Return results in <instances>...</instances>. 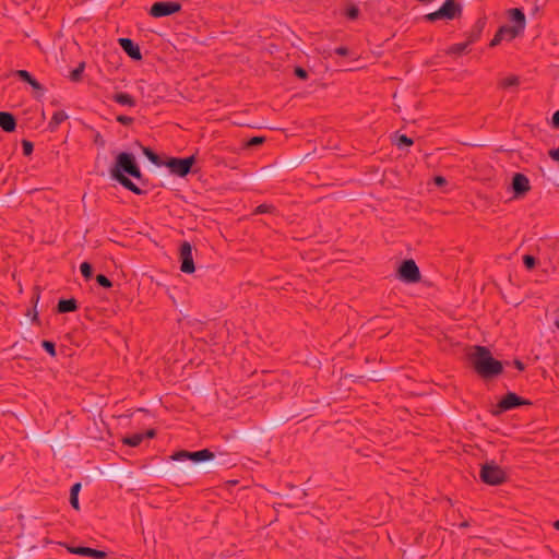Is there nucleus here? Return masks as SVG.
I'll use <instances>...</instances> for the list:
<instances>
[{
    "mask_svg": "<svg viewBox=\"0 0 559 559\" xmlns=\"http://www.w3.org/2000/svg\"><path fill=\"white\" fill-rule=\"evenodd\" d=\"M109 174L112 180L134 194L141 195L145 193L144 190L130 179V177H132L144 186L147 183V179L144 178L134 154L130 152H119L109 169Z\"/></svg>",
    "mask_w": 559,
    "mask_h": 559,
    "instance_id": "obj_1",
    "label": "nucleus"
},
{
    "mask_svg": "<svg viewBox=\"0 0 559 559\" xmlns=\"http://www.w3.org/2000/svg\"><path fill=\"white\" fill-rule=\"evenodd\" d=\"M468 358L476 373L485 380L493 379L503 371V364L493 358L486 346L476 345Z\"/></svg>",
    "mask_w": 559,
    "mask_h": 559,
    "instance_id": "obj_2",
    "label": "nucleus"
},
{
    "mask_svg": "<svg viewBox=\"0 0 559 559\" xmlns=\"http://www.w3.org/2000/svg\"><path fill=\"white\" fill-rule=\"evenodd\" d=\"M507 23L501 25L496 35H520L525 31L526 16L522 9L512 8L506 11Z\"/></svg>",
    "mask_w": 559,
    "mask_h": 559,
    "instance_id": "obj_3",
    "label": "nucleus"
},
{
    "mask_svg": "<svg viewBox=\"0 0 559 559\" xmlns=\"http://www.w3.org/2000/svg\"><path fill=\"white\" fill-rule=\"evenodd\" d=\"M479 477L483 483L490 486H499L508 480L507 473L495 461L481 465Z\"/></svg>",
    "mask_w": 559,
    "mask_h": 559,
    "instance_id": "obj_4",
    "label": "nucleus"
},
{
    "mask_svg": "<svg viewBox=\"0 0 559 559\" xmlns=\"http://www.w3.org/2000/svg\"><path fill=\"white\" fill-rule=\"evenodd\" d=\"M532 405L530 400H526L514 392H508L502 399L497 403L495 409H492V415L498 416L504 412L521 407Z\"/></svg>",
    "mask_w": 559,
    "mask_h": 559,
    "instance_id": "obj_5",
    "label": "nucleus"
},
{
    "mask_svg": "<svg viewBox=\"0 0 559 559\" xmlns=\"http://www.w3.org/2000/svg\"><path fill=\"white\" fill-rule=\"evenodd\" d=\"M171 460L180 462L185 460L192 461L193 463H206V462H213L216 457L215 453L212 452L210 449H202L199 451H188V450H180L175 452L171 456Z\"/></svg>",
    "mask_w": 559,
    "mask_h": 559,
    "instance_id": "obj_6",
    "label": "nucleus"
},
{
    "mask_svg": "<svg viewBox=\"0 0 559 559\" xmlns=\"http://www.w3.org/2000/svg\"><path fill=\"white\" fill-rule=\"evenodd\" d=\"M195 164V156L191 155L185 158L180 157H168L165 160V166L169 171L179 177H186L192 171V167Z\"/></svg>",
    "mask_w": 559,
    "mask_h": 559,
    "instance_id": "obj_7",
    "label": "nucleus"
},
{
    "mask_svg": "<svg viewBox=\"0 0 559 559\" xmlns=\"http://www.w3.org/2000/svg\"><path fill=\"white\" fill-rule=\"evenodd\" d=\"M396 276L400 281L409 284L419 282L421 277L419 267L413 259L402 261L397 267Z\"/></svg>",
    "mask_w": 559,
    "mask_h": 559,
    "instance_id": "obj_8",
    "label": "nucleus"
},
{
    "mask_svg": "<svg viewBox=\"0 0 559 559\" xmlns=\"http://www.w3.org/2000/svg\"><path fill=\"white\" fill-rule=\"evenodd\" d=\"M461 5L454 0H445V2L440 7L439 10L432 12L427 15V19L430 21H436L439 19L452 20L460 15Z\"/></svg>",
    "mask_w": 559,
    "mask_h": 559,
    "instance_id": "obj_9",
    "label": "nucleus"
},
{
    "mask_svg": "<svg viewBox=\"0 0 559 559\" xmlns=\"http://www.w3.org/2000/svg\"><path fill=\"white\" fill-rule=\"evenodd\" d=\"M180 270L186 274H191L195 271V265L192 257V246L188 241L180 245Z\"/></svg>",
    "mask_w": 559,
    "mask_h": 559,
    "instance_id": "obj_10",
    "label": "nucleus"
},
{
    "mask_svg": "<svg viewBox=\"0 0 559 559\" xmlns=\"http://www.w3.org/2000/svg\"><path fill=\"white\" fill-rule=\"evenodd\" d=\"M180 4L174 1L155 2L150 10V14L154 17H163L171 15L180 10Z\"/></svg>",
    "mask_w": 559,
    "mask_h": 559,
    "instance_id": "obj_11",
    "label": "nucleus"
},
{
    "mask_svg": "<svg viewBox=\"0 0 559 559\" xmlns=\"http://www.w3.org/2000/svg\"><path fill=\"white\" fill-rule=\"evenodd\" d=\"M511 189L515 199H521L531 190L528 178L521 173H515L512 177Z\"/></svg>",
    "mask_w": 559,
    "mask_h": 559,
    "instance_id": "obj_12",
    "label": "nucleus"
},
{
    "mask_svg": "<svg viewBox=\"0 0 559 559\" xmlns=\"http://www.w3.org/2000/svg\"><path fill=\"white\" fill-rule=\"evenodd\" d=\"M118 43L123 51L133 60H141L142 55L139 44L133 41L130 37H119Z\"/></svg>",
    "mask_w": 559,
    "mask_h": 559,
    "instance_id": "obj_13",
    "label": "nucleus"
},
{
    "mask_svg": "<svg viewBox=\"0 0 559 559\" xmlns=\"http://www.w3.org/2000/svg\"><path fill=\"white\" fill-rule=\"evenodd\" d=\"M69 552L84 556V557H91L94 559H106L108 557V554L104 550H98L90 547H83V546H72L68 547Z\"/></svg>",
    "mask_w": 559,
    "mask_h": 559,
    "instance_id": "obj_14",
    "label": "nucleus"
},
{
    "mask_svg": "<svg viewBox=\"0 0 559 559\" xmlns=\"http://www.w3.org/2000/svg\"><path fill=\"white\" fill-rule=\"evenodd\" d=\"M12 75L19 78L21 81L29 84L33 90L43 92L44 86L26 70H14L11 72Z\"/></svg>",
    "mask_w": 559,
    "mask_h": 559,
    "instance_id": "obj_15",
    "label": "nucleus"
},
{
    "mask_svg": "<svg viewBox=\"0 0 559 559\" xmlns=\"http://www.w3.org/2000/svg\"><path fill=\"white\" fill-rule=\"evenodd\" d=\"M17 126L16 118L9 111H0V128L4 132H14Z\"/></svg>",
    "mask_w": 559,
    "mask_h": 559,
    "instance_id": "obj_16",
    "label": "nucleus"
},
{
    "mask_svg": "<svg viewBox=\"0 0 559 559\" xmlns=\"http://www.w3.org/2000/svg\"><path fill=\"white\" fill-rule=\"evenodd\" d=\"M79 308L78 300L75 298L60 299L57 305L58 313H68L76 311Z\"/></svg>",
    "mask_w": 559,
    "mask_h": 559,
    "instance_id": "obj_17",
    "label": "nucleus"
},
{
    "mask_svg": "<svg viewBox=\"0 0 559 559\" xmlns=\"http://www.w3.org/2000/svg\"><path fill=\"white\" fill-rule=\"evenodd\" d=\"M39 298H40V288H39V286H35L33 289V296H32V302H34V308L27 309V311L25 313L27 317H31L32 322H34V323H39L38 312L36 310V305L39 301Z\"/></svg>",
    "mask_w": 559,
    "mask_h": 559,
    "instance_id": "obj_18",
    "label": "nucleus"
},
{
    "mask_svg": "<svg viewBox=\"0 0 559 559\" xmlns=\"http://www.w3.org/2000/svg\"><path fill=\"white\" fill-rule=\"evenodd\" d=\"M69 118V116L67 115V112L64 110H58L56 112H53L50 121L48 122V130L53 132L58 129V127L64 122L67 119Z\"/></svg>",
    "mask_w": 559,
    "mask_h": 559,
    "instance_id": "obj_19",
    "label": "nucleus"
},
{
    "mask_svg": "<svg viewBox=\"0 0 559 559\" xmlns=\"http://www.w3.org/2000/svg\"><path fill=\"white\" fill-rule=\"evenodd\" d=\"M112 99L116 103L123 105V106L134 107L136 105L135 98L132 95H130L128 93H123V92L114 94Z\"/></svg>",
    "mask_w": 559,
    "mask_h": 559,
    "instance_id": "obj_20",
    "label": "nucleus"
},
{
    "mask_svg": "<svg viewBox=\"0 0 559 559\" xmlns=\"http://www.w3.org/2000/svg\"><path fill=\"white\" fill-rule=\"evenodd\" d=\"M472 43H474L473 39L460 44H454L447 49V53L453 56H462L463 53H466L467 48Z\"/></svg>",
    "mask_w": 559,
    "mask_h": 559,
    "instance_id": "obj_21",
    "label": "nucleus"
},
{
    "mask_svg": "<svg viewBox=\"0 0 559 559\" xmlns=\"http://www.w3.org/2000/svg\"><path fill=\"white\" fill-rule=\"evenodd\" d=\"M142 152L153 165L157 167L165 166V160H163L151 147L142 146Z\"/></svg>",
    "mask_w": 559,
    "mask_h": 559,
    "instance_id": "obj_22",
    "label": "nucleus"
},
{
    "mask_svg": "<svg viewBox=\"0 0 559 559\" xmlns=\"http://www.w3.org/2000/svg\"><path fill=\"white\" fill-rule=\"evenodd\" d=\"M81 483H75L72 485L70 489V504L76 511L80 510L79 492L81 490Z\"/></svg>",
    "mask_w": 559,
    "mask_h": 559,
    "instance_id": "obj_23",
    "label": "nucleus"
},
{
    "mask_svg": "<svg viewBox=\"0 0 559 559\" xmlns=\"http://www.w3.org/2000/svg\"><path fill=\"white\" fill-rule=\"evenodd\" d=\"M144 440V436L142 432L133 433L131 436H127L122 439V443L132 448L139 447Z\"/></svg>",
    "mask_w": 559,
    "mask_h": 559,
    "instance_id": "obj_24",
    "label": "nucleus"
},
{
    "mask_svg": "<svg viewBox=\"0 0 559 559\" xmlns=\"http://www.w3.org/2000/svg\"><path fill=\"white\" fill-rule=\"evenodd\" d=\"M84 69H85V62L82 61L78 64V67L72 70L70 72V75H69V79L72 81V82H81L82 81V75H83V72H84Z\"/></svg>",
    "mask_w": 559,
    "mask_h": 559,
    "instance_id": "obj_25",
    "label": "nucleus"
},
{
    "mask_svg": "<svg viewBox=\"0 0 559 559\" xmlns=\"http://www.w3.org/2000/svg\"><path fill=\"white\" fill-rule=\"evenodd\" d=\"M520 83L519 76L516 75H510L508 78H504L499 82V86L502 88H509L512 86H518Z\"/></svg>",
    "mask_w": 559,
    "mask_h": 559,
    "instance_id": "obj_26",
    "label": "nucleus"
},
{
    "mask_svg": "<svg viewBox=\"0 0 559 559\" xmlns=\"http://www.w3.org/2000/svg\"><path fill=\"white\" fill-rule=\"evenodd\" d=\"M82 276L88 281L93 277V265L90 262H82L80 265Z\"/></svg>",
    "mask_w": 559,
    "mask_h": 559,
    "instance_id": "obj_27",
    "label": "nucleus"
},
{
    "mask_svg": "<svg viewBox=\"0 0 559 559\" xmlns=\"http://www.w3.org/2000/svg\"><path fill=\"white\" fill-rule=\"evenodd\" d=\"M265 136H252L246 142L247 148H253L262 145L265 142Z\"/></svg>",
    "mask_w": 559,
    "mask_h": 559,
    "instance_id": "obj_28",
    "label": "nucleus"
},
{
    "mask_svg": "<svg viewBox=\"0 0 559 559\" xmlns=\"http://www.w3.org/2000/svg\"><path fill=\"white\" fill-rule=\"evenodd\" d=\"M275 206L272 205V204H266V203H263V204H260L255 207L254 210V214H265V213H274L275 212Z\"/></svg>",
    "mask_w": 559,
    "mask_h": 559,
    "instance_id": "obj_29",
    "label": "nucleus"
},
{
    "mask_svg": "<svg viewBox=\"0 0 559 559\" xmlns=\"http://www.w3.org/2000/svg\"><path fill=\"white\" fill-rule=\"evenodd\" d=\"M41 347L51 356V357H56L57 355V352H56V344L51 341H48V340H44L41 342Z\"/></svg>",
    "mask_w": 559,
    "mask_h": 559,
    "instance_id": "obj_30",
    "label": "nucleus"
},
{
    "mask_svg": "<svg viewBox=\"0 0 559 559\" xmlns=\"http://www.w3.org/2000/svg\"><path fill=\"white\" fill-rule=\"evenodd\" d=\"M96 283L104 288L112 287V282L104 274L96 275Z\"/></svg>",
    "mask_w": 559,
    "mask_h": 559,
    "instance_id": "obj_31",
    "label": "nucleus"
},
{
    "mask_svg": "<svg viewBox=\"0 0 559 559\" xmlns=\"http://www.w3.org/2000/svg\"><path fill=\"white\" fill-rule=\"evenodd\" d=\"M225 456H226V454L219 453V457H221L219 461L213 462L212 464H210L205 467H202V468L205 469V468L216 467L218 465H235L234 463L230 462V460H227Z\"/></svg>",
    "mask_w": 559,
    "mask_h": 559,
    "instance_id": "obj_32",
    "label": "nucleus"
},
{
    "mask_svg": "<svg viewBox=\"0 0 559 559\" xmlns=\"http://www.w3.org/2000/svg\"><path fill=\"white\" fill-rule=\"evenodd\" d=\"M523 264L524 266L527 269V270H532L536 266L537 264V260L535 257L531 255V254H525L523 257Z\"/></svg>",
    "mask_w": 559,
    "mask_h": 559,
    "instance_id": "obj_33",
    "label": "nucleus"
},
{
    "mask_svg": "<svg viewBox=\"0 0 559 559\" xmlns=\"http://www.w3.org/2000/svg\"><path fill=\"white\" fill-rule=\"evenodd\" d=\"M413 143H414L413 139L408 138L405 134L399 135L397 141H396V145L399 147L411 146V145H413Z\"/></svg>",
    "mask_w": 559,
    "mask_h": 559,
    "instance_id": "obj_34",
    "label": "nucleus"
},
{
    "mask_svg": "<svg viewBox=\"0 0 559 559\" xmlns=\"http://www.w3.org/2000/svg\"><path fill=\"white\" fill-rule=\"evenodd\" d=\"M22 148H23V154L25 156H29V155H32V153L34 151V144H33V142H31L28 140H22Z\"/></svg>",
    "mask_w": 559,
    "mask_h": 559,
    "instance_id": "obj_35",
    "label": "nucleus"
},
{
    "mask_svg": "<svg viewBox=\"0 0 559 559\" xmlns=\"http://www.w3.org/2000/svg\"><path fill=\"white\" fill-rule=\"evenodd\" d=\"M294 74L296 75V78L302 81L307 80L309 76L307 70L299 66L295 67Z\"/></svg>",
    "mask_w": 559,
    "mask_h": 559,
    "instance_id": "obj_36",
    "label": "nucleus"
},
{
    "mask_svg": "<svg viewBox=\"0 0 559 559\" xmlns=\"http://www.w3.org/2000/svg\"><path fill=\"white\" fill-rule=\"evenodd\" d=\"M116 120L121 123L122 126H131L134 121L132 117L119 115L117 116Z\"/></svg>",
    "mask_w": 559,
    "mask_h": 559,
    "instance_id": "obj_37",
    "label": "nucleus"
},
{
    "mask_svg": "<svg viewBox=\"0 0 559 559\" xmlns=\"http://www.w3.org/2000/svg\"><path fill=\"white\" fill-rule=\"evenodd\" d=\"M358 14H359V10H358V8H357V7H354V5H353V7H349V8L347 9V16H348L349 19L354 20V19H356V17L358 16Z\"/></svg>",
    "mask_w": 559,
    "mask_h": 559,
    "instance_id": "obj_38",
    "label": "nucleus"
},
{
    "mask_svg": "<svg viewBox=\"0 0 559 559\" xmlns=\"http://www.w3.org/2000/svg\"><path fill=\"white\" fill-rule=\"evenodd\" d=\"M551 126L554 129H559V109L552 115Z\"/></svg>",
    "mask_w": 559,
    "mask_h": 559,
    "instance_id": "obj_39",
    "label": "nucleus"
},
{
    "mask_svg": "<svg viewBox=\"0 0 559 559\" xmlns=\"http://www.w3.org/2000/svg\"><path fill=\"white\" fill-rule=\"evenodd\" d=\"M433 182L438 187H443L447 185V179L443 176H436Z\"/></svg>",
    "mask_w": 559,
    "mask_h": 559,
    "instance_id": "obj_40",
    "label": "nucleus"
},
{
    "mask_svg": "<svg viewBox=\"0 0 559 559\" xmlns=\"http://www.w3.org/2000/svg\"><path fill=\"white\" fill-rule=\"evenodd\" d=\"M156 430L151 428V429H147L145 432H143V436H144V439L147 438V439H153L156 437Z\"/></svg>",
    "mask_w": 559,
    "mask_h": 559,
    "instance_id": "obj_41",
    "label": "nucleus"
},
{
    "mask_svg": "<svg viewBox=\"0 0 559 559\" xmlns=\"http://www.w3.org/2000/svg\"><path fill=\"white\" fill-rule=\"evenodd\" d=\"M549 156L556 160V162H559V146L557 148H554V150H550L549 151Z\"/></svg>",
    "mask_w": 559,
    "mask_h": 559,
    "instance_id": "obj_42",
    "label": "nucleus"
},
{
    "mask_svg": "<svg viewBox=\"0 0 559 559\" xmlns=\"http://www.w3.org/2000/svg\"><path fill=\"white\" fill-rule=\"evenodd\" d=\"M503 38L504 37H492L491 41L489 43V47L493 48L498 46Z\"/></svg>",
    "mask_w": 559,
    "mask_h": 559,
    "instance_id": "obj_43",
    "label": "nucleus"
},
{
    "mask_svg": "<svg viewBox=\"0 0 559 559\" xmlns=\"http://www.w3.org/2000/svg\"><path fill=\"white\" fill-rule=\"evenodd\" d=\"M513 365L520 371H523L525 369V365L520 359H514Z\"/></svg>",
    "mask_w": 559,
    "mask_h": 559,
    "instance_id": "obj_44",
    "label": "nucleus"
},
{
    "mask_svg": "<svg viewBox=\"0 0 559 559\" xmlns=\"http://www.w3.org/2000/svg\"><path fill=\"white\" fill-rule=\"evenodd\" d=\"M94 142L100 146L105 145V140L100 135V133H96Z\"/></svg>",
    "mask_w": 559,
    "mask_h": 559,
    "instance_id": "obj_45",
    "label": "nucleus"
},
{
    "mask_svg": "<svg viewBox=\"0 0 559 559\" xmlns=\"http://www.w3.org/2000/svg\"><path fill=\"white\" fill-rule=\"evenodd\" d=\"M335 52L340 56H346L348 53V49L346 47H338L335 49Z\"/></svg>",
    "mask_w": 559,
    "mask_h": 559,
    "instance_id": "obj_46",
    "label": "nucleus"
},
{
    "mask_svg": "<svg viewBox=\"0 0 559 559\" xmlns=\"http://www.w3.org/2000/svg\"><path fill=\"white\" fill-rule=\"evenodd\" d=\"M468 525H469V524H468V522H467V521H465V522H462V523L460 524V527H467Z\"/></svg>",
    "mask_w": 559,
    "mask_h": 559,
    "instance_id": "obj_47",
    "label": "nucleus"
},
{
    "mask_svg": "<svg viewBox=\"0 0 559 559\" xmlns=\"http://www.w3.org/2000/svg\"><path fill=\"white\" fill-rule=\"evenodd\" d=\"M554 527L559 531V520H557L555 523H554Z\"/></svg>",
    "mask_w": 559,
    "mask_h": 559,
    "instance_id": "obj_48",
    "label": "nucleus"
},
{
    "mask_svg": "<svg viewBox=\"0 0 559 559\" xmlns=\"http://www.w3.org/2000/svg\"><path fill=\"white\" fill-rule=\"evenodd\" d=\"M35 44H36V46H37L39 49H41V50H43V48H41V46H40V44H39V41H38V40H35Z\"/></svg>",
    "mask_w": 559,
    "mask_h": 559,
    "instance_id": "obj_49",
    "label": "nucleus"
},
{
    "mask_svg": "<svg viewBox=\"0 0 559 559\" xmlns=\"http://www.w3.org/2000/svg\"><path fill=\"white\" fill-rule=\"evenodd\" d=\"M555 325L559 330V319L555 321Z\"/></svg>",
    "mask_w": 559,
    "mask_h": 559,
    "instance_id": "obj_50",
    "label": "nucleus"
},
{
    "mask_svg": "<svg viewBox=\"0 0 559 559\" xmlns=\"http://www.w3.org/2000/svg\"><path fill=\"white\" fill-rule=\"evenodd\" d=\"M182 468L186 469L187 473H190V474L192 473L190 469L186 468L185 466H182Z\"/></svg>",
    "mask_w": 559,
    "mask_h": 559,
    "instance_id": "obj_51",
    "label": "nucleus"
}]
</instances>
